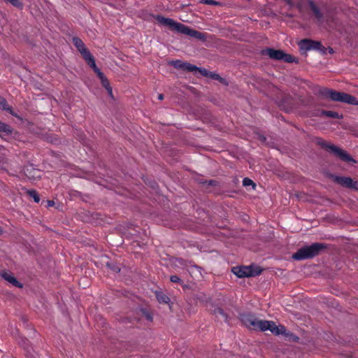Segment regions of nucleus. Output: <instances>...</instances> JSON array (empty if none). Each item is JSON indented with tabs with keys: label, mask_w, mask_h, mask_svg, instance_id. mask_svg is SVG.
I'll use <instances>...</instances> for the list:
<instances>
[{
	"label": "nucleus",
	"mask_w": 358,
	"mask_h": 358,
	"mask_svg": "<svg viewBox=\"0 0 358 358\" xmlns=\"http://www.w3.org/2000/svg\"><path fill=\"white\" fill-rule=\"evenodd\" d=\"M241 320L245 327L254 329L266 331L269 330L275 335L286 334V329L283 325L277 326L273 321L262 320L250 314H243Z\"/></svg>",
	"instance_id": "nucleus-1"
},
{
	"label": "nucleus",
	"mask_w": 358,
	"mask_h": 358,
	"mask_svg": "<svg viewBox=\"0 0 358 358\" xmlns=\"http://www.w3.org/2000/svg\"><path fill=\"white\" fill-rule=\"evenodd\" d=\"M73 43L74 45L76 47L77 50L83 56V59L96 73L97 76L99 77L101 82L102 85L108 91L110 96H112V87L110 86L109 81L104 76V74L101 71V70L96 66L94 57L90 53L89 50L85 47V45L84 44L83 41L78 37H74L73 38Z\"/></svg>",
	"instance_id": "nucleus-2"
},
{
	"label": "nucleus",
	"mask_w": 358,
	"mask_h": 358,
	"mask_svg": "<svg viewBox=\"0 0 358 358\" xmlns=\"http://www.w3.org/2000/svg\"><path fill=\"white\" fill-rule=\"evenodd\" d=\"M320 94L322 96L330 99L334 101L358 106V100L355 96L344 92H337L328 88H323L320 90Z\"/></svg>",
	"instance_id": "nucleus-3"
},
{
	"label": "nucleus",
	"mask_w": 358,
	"mask_h": 358,
	"mask_svg": "<svg viewBox=\"0 0 358 358\" xmlns=\"http://www.w3.org/2000/svg\"><path fill=\"white\" fill-rule=\"evenodd\" d=\"M323 248L322 244L314 243L311 245L306 246L299 249L292 255V257L296 260H303L312 258L317 255Z\"/></svg>",
	"instance_id": "nucleus-4"
},
{
	"label": "nucleus",
	"mask_w": 358,
	"mask_h": 358,
	"mask_svg": "<svg viewBox=\"0 0 358 358\" xmlns=\"http://www.w3.org/2000/svg\"><path fill=\"white\" fill-rule=\"evenodd\" d=\"M232 272L238 278H248L259 275L262 270L257 266L250 265L234 267Z\"/></svg>",
	"instance_id": "nucleus-5"
},
{
	"label": "nucleus",
	"mask_w": 358,
	"mask_h": 358,
	"mask_svg": "<svg viewBox=\"0 0 358 358\" xmlns=\"http://www.w3.org/2000/svg\"><path fill=\"white\" fill-rule=\"evenodd\" d=\"M264 52L271 59L277 60H283L287 62H294V59L290 55L285 54L283 51L280 50H274L268 48L264 50Z\"/></svg>",
	"instance_id": "nucleus-6"
},
{
	"label": "nucleus",
	"mask_w": 358,
	"mask_h": 358,
	"mask_svg": "<svg viewBox=\"0 0 358 358\" xmlns=\"http://www.w3.org/2000/svg\"><path fill=\"white\" fill-rule=\"evenodd\" d=\"M157 20L162 24L169 27L171 30L180 33V30L183 28V24L176 22L173 20L166 18L162 16H157Z\"/></svg>",
	"instance_id": "nucleus-7"
},
{
	"label": "nucleus",
	"mask_w": 358,
	"mask_h": 358,
	"mask_svg": "<svg viewBox=\"0 0 358 358\" xmlns=\"http://www.w3.org/2000/svg\"><path fill=\"white\" fill-rule=\"evenodd\" d=\"M327 148L329 151L334 153L336 156H338L341 159L345 162H352V158L344 150L340 149L339 148L334 145H327Z\"/></svg>",
	"instance_id": "nucleus-8"
},
{
	"label": "nucleus",
	"mask_w": 358,
	"mask_h": 358,
	"mask_svg": "<svg viewBox=\"0 0 358 358\" xmlns=\"http://www.w3.org/2000/svg\"><path fill=\"white\" fill-rule=\"evenodd\" d=\"M299 45L301 50L308 51L310 50H318L320 49L321 44L320 42L309 40L303 39L299 41Z\"/></svg>",
	"instance_id": "nucleus-9"
},
{
	"label": "nucleus",
	"mask_w": 358,
	"mask_h": 358,
	"mask_svg": "<svg viewBox=\"0 0 358 358\" xmlns=\"http://www.w3.org/2000/svg\"><path fill=\"white\" fill-rule=\"evenodd\" d=\"M0 276L13 286L17 287H22V285L17 280V279L12 275V273L7 271H2L0 273Z\"/></svg>",
	"instance_id": "nucleus-10"
},
{
	"label": "nucleus",
	"mask_w": 358,
	"mask_h": 358,
	"mask_svg": "<svg viewBox=\"0 0 358 358\" xmlns=\"http://www.w3.org/2000/svg\"><path fill=\"white\" fill-rule=\"evenodd\" d=\"M335 180L337 183L346 187L356 188L357 184L356 181L348 177H336Z\"/></svg>",
	"instance_id": "nucleus-11"
},
{
	"label": "nucleus",
	"mask_w": 358,
	"mask_h": 358,
	"mask_svg": "<svg viewBox=\"0 0 358 358\" xmlns=\"http://www.w3.org/2000/svg\"><path fill=\"white\" fill-rule=\"evenodd\" d=\"M183 28L180 30V33L190 36L192 37L203 39L204 38L203 34L199 31L189 29L188 27L183 24Z\"/></svg>",
	"instance_id": "nucleus-12"
},
{
	"label": "nucleus",
	"mask_w": 358,
	"mask_h": 358,
	"mask_svg": "<svg viewBox=\"0 0 358 358\" xmlns=\"http://www.w3.org/2000/svg\"><path fill=\"white\" fill-rule=\"evenodd\" d=\"M184 70L189 72H199L203 76H207L208 74V71L206 69L198 68L196 66L187 62H185Z\"/></svg>",
	"instance_id": "nucleus-13"
},
{
	"label": "nucleus",
	"mask_w": 358,
	"mask_h": 358,
	"mask_svg": "<svg viewBox=\"0 0 358 358\" xmlns=\"http://www.w3.org/2000/svg\"><path fill=\"white\" fill-rule=\"evenodd\" d=\"M291 6H296L300 11H302L306 0H285Z\"/></svg>",
	"instance_id": "nucleus-14"
},
{
	"label": "nucleus",
	"mask_w": 358,
	"mask_h": 358,
	"mask_svg": "<svg viewBox=\"0 0 358 358\" xmlns=\"http://www.w3.org/2000/svg\"><path fill=\"white\" fill-rule=\"evenodd\" d=\"M308 1L309 6H310L311 10L314 13L315 17L317 19H321L322 13H320L319 8L315 6V4L313 3V1H312L310 0H309Z\"/></svg>",
	"instance_id": "nucleus-15"
},
{
	"label": "nucleus",
	"mask_w": 358,
	"mask_h": 358,
	"mask_svg": "<svg viewBox=\"0 0 358 358\" xmlns=\"http://www.w3.org/2000/svg\"><path fill=\"white\" fill-rule=\"evenodd\" d=\"M322 114L326 115L327 117L336 119H341L343 117L338 113L331 110H323L322 111Z\"/></svg>",
	"instance_id": "nucleus-16"
},
{
	"label": "nucleus",
	"mask_w": 358,
	"mask_h": 358,
	"mask_svg": "<svg viewBox=\"0 0 358 358\" xmlns=\"http://www.w3.org/2000/svg\"><path fill=\"white\" fill-rule=\"evenodd\" d=\"M0 108L4 110H6L9 112L10 113L13 114L12 108L10 107L6 102V100L0 96Z\"/></svg>",
	"instance_id": "nucleus-17"
},
{
	"label": "nucleus",
	"mask_w": 358,
	"mask_h": 358,
	"mask_svg": "<svg viewBox=\"0 0 358 358\" xmlns=\"http://www.w3.org/2000/svg\"><path fill=\"white\" fill-rule=\"evenodd\" d=\"M156 297L159 303H167L169 301V296L161 292H157L156 294Z\"/></svg>",
	"instance_id": "nucleus-18"
},
{
	"label": "nucleus",
	"mask_w": 358,
	"mask_h": 358,
	"mask_svg": "<svg viewBox=\"0 0 358 358\" xmlns=\"http://www.w3.org/2000/svg\"><path fill=\"white\" fill-rule=\"evenodd\" d=\"M189 271L191 274H194L196 277L201 275V268L196 266H192Z\"/></svg>",
	"instance_id": "nucleus-19"
},
{
	"label": "nucleus",
	"mask_w": 358,
	"mask_h": 358,
	"mask_svg": "<svg viewBox=\"0 0 358 358\" xmlns=\"http://www.w3.org/2000/svg\"><path fill=\"white\" fill-rule=\"evenodd\" d=\"M27 193L31 198H33L36 203H38L40 201V197L35 190H29Z\"/></svg>",
	"instance_id": "nucleus-20"
},
{
	"label": "nucleus",
	"mask_w": 358,
	"mask_h": 358,
	"mask_svg": "<svg viewBox=\"0 0 358 358\" xmlns=\"http://www.w3.org/2000/svg\"><path fill=\"white\" fill-rule=\"evenodd\" d=\"M171 64L176 69H184L185 62H182L180 60L173 61Z\"/></svg>",
	"instance_id": "nucleus-21"
},
{
	"label": "nucleus",
	"mask_w": 358,
	"mask_h": 358,
	"mask_svg": "<svg viewBox=\"0 0 358 358\" xmlns=\"http://www.w3.org/2000/svg\"><path fill=\"white\" fill-rule=\"evenodd\" d=\"M0 131H3L7 134L11 133L10 127L6 124L0 122Z\"/></svg>",
	"instance_id": "nucleus-22"
},
{
	"label": "nucleus",
	"mask_w": 358,
	"mask_h": 358,
	"mask_svg": "<svg viewBox=\"0 0 358 358\" xmlns=\"http://www.w3.org/2000/svg\"><path fill=\"white\" fill-rule=\"evenodd\" d=\"M0 131H3L7 134L11 133L10 127L6 124L0 122Z\"/></svg>",
	"instance_id": "nucleus-23"
},
{
	"label": "nucleus",
	"mask_w": 358,
	"mask_h": 358,
	"mask_svg": "<svg viewBox=\"0 0 358 358\" xmlns=\"http://www.w3.org/2000/svg\"><path fill=\"white\" fill-rule=\"evenodd\" d=\"M0 131H3L7 134L11 133L10 127L6 124L0 122Z\"/></svg>",
	"instance_id": "nucleus-24"
},
{
	"label": "nucleus",
	"mask_w": 358,
	"mask_h": 358,
	"mask_svg": "<svg viewBox=\"0 0 358 358\" xmlns=\"http://www.w3.org/2000/svg\"><path fill=\"white\" fill-rule=\"evenodd\" d=\"M199 2L201 3H203V4L213 5V6H218L220 4L218 1H216L215 0H199Z\"/></svg>",
	"instance_id": "nucleus-25"
},
{
	"label": "nucleus",
	"mask_w": 358,
	"mask_h": 358,
	"mask_svg": "<svg viewBox=\"0 0 358 358\" xmlns=\"http://www.w3.org/2000/svg\"><path fill=\"white\" fill-rule=\"evenodd\" d=\"M243 185L245 187H248V186L252 185L253 188L255 187V184L253 182V181L252 180L248 178H245L243 179Z\"/></svg>",
	"instance_id": "nucleus-26"
},
{
	"label": "nucleus",
	"mask_w": 358,
	"mask_h": 358,
	"mask_svg": "<svg viewBox=\"0 0 358 358\" xmlns=\"http://www.w3.org/2000/svg\"><path fill=\"white\" fill-rule=\"evenodd\" d=\"M206 76L209 77V78H211L213 79H215V80H220V81L222 80V78H221L220 76L218 74L215 73H212V72H208V74H207Z\"/></svg>",
	"instance_id": "nucleus-27"
},
{
	"label": "nucleus",
	"mask_w": 358,
	"mask_h": 358,
	"mask_svg": "<svg viewBox=\"0 0 358 358\" xmlns=\"http://www.w3.org/2000/svg\"><path fill=\"white\" fill-rule=\"evenodd\" d=\"M107 266L115 273H119L120 271V268L118 266L113 264V263H107Z\"/></svg>",
	"instance_id": "nucleus-28"
},
{
	"label": "nucleus",
	"mask_w": 358,
	"mask_h": 358,
	"mask_svg": "<svg viewBox=\"0 0 358 358\" xmlns=\"http://www.w3.org/2000/svg\"><path fill=\"white\" fill-rule=\"evenodd\" d=\"M170 280L172 282H182L180 278L177 275H171L170 278Z\"/></svg>",
	"instance_id": "nucleus-29"
},
{
	"label": "nucleus",
	"mask_w": 358,
	"mask_h": 358,
	"mask_svg": "<svg viewBox=\"0 0 358 358\" xmlns=\"http://www.w3.org/2000/svg\"><path fill=\"white\" fill-rule=\"evenodd\" d=\"M176 262H178L179 264H181V265L183 264V260L182 259H177Z\"/></svg>",
	"instance_id": "nucleus-30"
},
{
	"label": "nucleus",
	"mask_w": 358,
	"mask_h": 358,
	"mask_svg": "<svg viewBox=\"0 0 358 358\" xmlns=\"http://www.w3.org/2000/svg\"><path fill=\"white\" fill-rule=\"evenodd\" d=\"M217 313H218L219 314H220V315H224V311H223V310H222V309H220V308H218V309H217Z\"/></svg>",
	"instance_id": "nucleus-31"
},
{
	"label": "nucleus",
	"mask_w": 358,
	"mask_h": 358,
	"mask_svg": "<svg viewBox=\"0 0 358 358\" xmlns=\"http://www.w3.org/2000/svg\"><path fill=\"white\" fill-rule=\"evenodd\" d=\"M158 99H159V100H163V99H164V95H163V94H159V95H158Z\"/></svg>",
	"instance_id": "nucleus-32"
},
{
	"label": "nucleus",
	"mask_w": 358,
	"mask_h": 358,
	"mask_svg": "<svg viewBox=\"0 0 358 358\" xmlns=\"http://www.w3.org/2000/svg\"><path fill=\"white\" fill-rule=\"evenodd\" d=\"M54 204V201H48V206H53Z\"/></svg>",
	"instance_id": "nucleus-33"
},
{
	"label": "nucleus",
	"mask_w": 358,
	"mask_h": 358,
	"mask_svg": "<svg viewBox=\"0 0 358 358\" xmlns=\"http://www.w3.org/2000/svg\"><path fill=\"white\" fill-rule=\"evenodd\" d=\"M2 233V229L0 227V234Z\"/></svg>",
	"instance_id": "nucleus-34"
}]
</instances>
